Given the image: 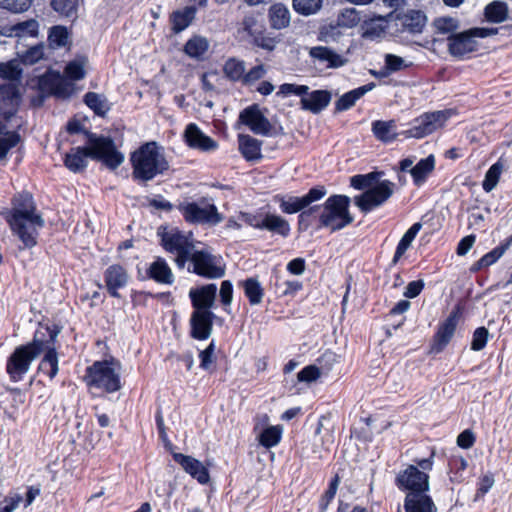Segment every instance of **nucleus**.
<instances>
[{
	"label": "nucleus",
	"mask_w": 512,
	"mask_h": 512,
	"mask_svg": "<svg viewBox=\"0 0 512 512\" xmlns=\"http://www.w3.org/2000/svg\"><path fill=\"white\" fill-rule=\"evenodd\" d=\"M212 331V322H191V336L194 339L205 340Z\"/></svg>",
	"instance_id": "e2e57ef3"
},
{
	"label": "nucleus",
	"mask_w": 512,
	"mask_h": 512,
	"mask_svg": "<svg viewBox=\"0 0 512 512\" xmlns=\"http://www.w3.org/2000/svg\"><path fill=\"white\" fill-rule=\"evenodd\" d=\"M41 353V344L37 342L21 345L8 357L6 372L12 382H19L29 371L31 363Z\"/></svg>",
	"instance_id": "0eeeda50"
},
{
	"label": "nucleus",
	"mask_w": 512,
	"mask_h": 512,
	"mask_svg": "<svg viewBox=\"0 0 512 512\" xmlns=\"http://www.w3.org/2000/svg\"><path fill=\"white\" fill-rule=\"evenodd\" d=\"M266 70L263 64L252 67L247 73L244 72L242 83L244 85H251L260 80L265 75Z\"/></svg>",
	"instance_id": "774afa93"
},
{
	"label": "nucleus",
	"mask_w": 512,
	"mask_h": 512,
	"mask_svg": "<svg viewBox=\"0 0 512 512\" xmlns=\"http://www.w3.org/2000/svg\"><path fill=\"white\" fill-rule=\"evenodd\" d=\"M496 27H473L456 34L447 36L449 54L457 59H464L469 54L479 50L480 44L476 38H486L498 34Z\"/></svg>",
	"instance_id": "39448f33"
},
{
	"label": "nucleus",
	"mask_w": 512,
	"mask_h": 512,
	"mask_svg": "<svg viewBox=\"0 0 512 512\" xmlns=\"http://www.w3.org/2000/svg\"><path fill=\"white\" fill-rule=\"evenodd\" d=\"M21 93L16 84L5 83L0 85V117L10 121L20 107Z\"/></svg>",
	"instance_id": "a211bd4d"
},
{
	"label": "nucleus",
	"mask_w": 512,
	"mask_h": 512,
	"mask_svg": "<svg viewBox=\"0 0 512 512\" xmlns=\"http://www.w3.org/2000/svg\"><path fill=\"white\" fill-rule=\"evenodd\" d=\"M83 102L95 115L102 118H104L111 109V104L106 97L96 92H87L83 96Z\"/></svg>",
	"instance_id": "79ce46f5"
},
{
	"label": "nucleus",
	"mask_w": 512,
	"mask_h": 512,
	"mask_svg": "<svg viewBox=\"0 0 512 512\" xmlns=\"http://www.w3.org/2000/svg\"><path fill=\"white\" fill-rule=\"evenodd\" d=\"M384 175V171L375 170L350 178L351 187L364 190L363 193L354 197V203L362 213L367 214L381 207L393 196L396 184L387 179L380 180Z\"/></svg>",
	"instance_id": "f03ea898"
},
{
	"label": "nucleus",
	"mask_w": 512,
	"mask_h": 512,
	"mask_svg": "<svg viewBox=\"0 0 512 512\" xmlns=\"http://www.w3.org/2000/svg\"><path fill=\"white\" fill-rule=\"evenodd\" d=\"M456 330V322H444L438 327L430 346L431 354H439L451 341Z\"/></svg>",
	"instance_id": "473e14b6"
},
{
	"label": "nucleus",
	"mask_w": 512,
	"mask_h": 512,
	"mask_svg": "<svg viewBox=\"0 0 512 512\" xmlns=\"http://www.w3.org/2000/svg\"><path fill=\"white\" fill-rule=\"evenodd\" d=\"M217 287L215 284H206L196 289H191L189 296L194 311L190 320L212 321L220 320L212 311L211 307L216 297Z\"/></svg>",
	"instance_id": "6e6552de"
},
{
	"label": "nucleus",
	"mask_w": 512,
	"mask_h": 512,
	"mask_svg": "<svg viewBox=\"0 0 512 512\" xmlns=\"http://www.w3.org/2000/svg\"><path fill=\"white\" fill-rule=\"evenodd\" d=\"M215 343L211 341L210 344L199 353L200 368L209 371L215 362L214 357Z\"/></svg>",
	"instance_id": "0e129e2a"
},
{
	"label": "nucleus",
	"mask_w": 512,
	"mask_h": 512,
	"mask_svg": "<svg viewBox=\"0 0 512 512\" xmlns=\"http://www.w3.org/2000/svg\"><path fill=\"white\" fill-rule=\"evenodd\" d=\"M282 437V428L280 426H270L264 429L259 437L258 441L260 445L269 449L276 446Z\"/></svg>",
	"instance_id": "3c124183"
},
{
	"label": "nucleus",
	"mask_w": 512,
	"mask_h": 512,
	"mask_svg": "<svg viewBox=\"0 0 512 512\" xmlns=\"http://www.w3.org/2000/svg\"><path fill=\"white\" fill-rule=\"evenodd\" d=\"M326 194L327 189L324 185H315L303 196L276 194L273 197V200L279 204V208L282 213L291 215L296 213L299 214L310 204L323 199Z\"/></svg>",
	"instance_id": "9b49d317"
},
{
	"label": "nucleus",
	"mask_w": 512,
	"mask_h": 512,
	"mask_svg": "<svg viewBox=\"0 0 512 512\" xmlns=\"http://www.w3.org/2000/svg\"><path fill=\"white\" fill-rule=\"evenodd\" d=\"M197 9L195 6H186L182 10H175L169 15L171 31L178 34L185 30L194 20Z\"/></svg>",
	"instance_id": "72a5a7b5"
},
{
	"label": "nucleus",
	"mask_w": 512,
	"mask_h": 512,
	"mask_svg": "<svg viewBox=\"0 0 512 512\" xmlns=\"http://www.w3.org/2000/svg\"><path fill=\"white\" fill-rule=\"evenodd\" d=\"M435 164V157L433 154H430L426 158L420 159L416 165L409 170L414 186L421 187L427 181L429 175L435 169Z\"/></svg>",
	"instance_id": "7c9ffc66"
},
{
	"label": "nucleus",
	"mask_w": 512,
	"mask_h": 512,
	"mask_svg": "<svg viewBox=\"0 0 512 512\" xmlns=\"http://www.w3.org/2000/svg\"><path fill=\"white\" fill-rule=\"evenodd\" d=\"M245 63L235 57L228 58L223 65V73L232 82L242 81Z\"/></svg>",
	"instance_id": "37998d69"
},
{
	"label": "nucleus",
	"mask_w": 512,
	"mask_h": 512,
	"mask_svg": "<svg viewBox=\"0 0 512 512\" xmlns=\"http://www.w3.org/2000/svg\"><path fill=\"white\" fill-rule=\"evenodd\" d=\"M132 179L138 184L146 185L158 175L165 174L169 168L164 148L156 141L142 143L129 156Z\"/></svg>",
	"instance_id": "7ed1b4c3"
},
{
	"label": "nucleus",
	"mask_w": 512,
	"mask_h": 512,
	"mask_svg": "<svg viewBox=\"0 0 512 512\" xmlns=\"http://www.w3.org/2000/svg\"><path fill=\"white\" fill-rule=\"evenodd\" d=\"M243 30L253 39V44L262 49L272 51L276 41L270 37L263 27L257 28V19L253 14L246 15L242 20Z\"/></svg>",
	"instance_id": "4be33fe9"
},
{
	"label": "nucleus",
	"mask_w": 512,
	"mask_h": 512,
	"mask_svg": "<svg viewBox=\"0 0 512 512\" xmlns=\"http://www.w3.org/2000/svg\"><path fill=\"white\" fill-rule=\"evenodd\" d=\"M433 28L435 34L447 36L456 34V30L459 28V20L450 16L438 17L433 21Z\"/></svg>",
	"instance_id": "de8ad7c7"
},
{
	"label": "nucleus",
	"mask_w": 512,
	"mask_h": 512,
	"mask_svg": "<svg viewBox=\"0 0 512 512\" xmlns=\"http://www.w3.org/2000/svg\"><path fill=\"white\" fill-rule=\"evenodd\" d=\"M48 43L52 48L65 47L69 43V32L65 26L55 25L49 29Z\"/></svg>",
	"instance_id": "09e8293b"
},
{
	"label": "nucleus",
	"mask_w": 512,
	"mask_h": 512,
	"mask_svg": "<svg viewBox=\"0 0 512 512\" xmlns=\"http://www.w3.org/2000/svg\"><path fill=\"white\" fill-rule=\"evenodd\" d=\"M399 31L410 35L421 34L427 24V16L422 10L408 9L395 15Z\"/></svg>",
	"instance_id": "6ab92c4d"
},
{
	"label": "nucleus",
	"mask_w": 512,
	"mask_h": 512,
	"mask_svg": "<svg viewBox=\"0 0 512 512\" xmlns=\"http://www.w3.org/2000/svg\"><path fill=\"white\" fill-rule=\"evenodd\" d=\"M89 143L94 144V160L101 161L110 170L117 169L124 162V155L117 150L112 138L89 134Z\"/></svg>",
	"instance_id": "ddd939ff"
},
{
	"label": "nucleus",
	"mask_w": 512,
	"mask_h": 512,
	"mask_svg": "<svg viewBox=\"0 0 512 512\" xmlns=\"http://www.w3.org/2000/svg\"><path fill=\"white\" fill-rule=\"evenodd\" d=\"M309 87L307 85H298L294 83H284L280 85L278 94L283 96L288 95H296V96H304L308 94Z\"/></svg>",
	"instance_id": "69168bd1"
},
{
	"label": "nucleus",
	"mask_w": 512,
	"mask_h": 512,
	"mask_svg": "<svg viewBox=\"0 0 512 512\" xmlns=\"http://www.w3.org/2000/svg\"><path fill=\"white\" fill-rule=\"evenodd\" d=\"M331 97L328 90H314L301 98V108L318 114L329 105Z\"/></svg>",
	"instance_id": "bb28decb"
},
{
	"label": "nucleus",
	"mask_w": 512,
	"mask_h": 512,
	"mask_svg": "<svg viewBox=\"0 0 512 512\" xmlns=\"http://www.w3.org/2000/svg\"><path fill=\"white\" fill-rule=\"evenodd\" d=\"M173 458L181 465L186 473L196 479L200 484L205 485L210 481L208 469L199 460L181 453H175Z\"/></svg>",
	"instance_id": "b1692460"
},
{
	"label": "nucleus",
	"mask_w": 512,
	"mask_h": 512,
	"mask_svg": "<svg viewBox=\"0 0 512 512\" xmlns=\"http://www.w3.org/2000/svg\"><path fill=\"white\" fill-rule=\"evenodd\" d=\"M94 144L86 141L85 146L72 147L63 157L64 166L71 172L83 173L88 166V158L94 159Z\"/></svg>",
	"instance_id": "aec40b11"
},
{
	"label": "nucleus",
	"mask_w": 512,
	"mask_h": 512,
	"mask_svg": "<svg viewBox=\"0 0 512 512\" xmlns=\"http://www.w3.org/2000/svg\"><path fill=\"white\" fill-rule=\"evenodd\" d=\"M39 371L53 379L58 373V355L54 348H49L39 364Z\"/></svg>",
	"instance_id": "a18cd8bd"
},
{
	"label": "nucleus",
	"mask_w": 512,
	"mask_h": 512,
	"mask_svg": "<svg viewBox=\"0 0 512 512\" xmlns=\"http://www.w3.org/2000/svg\"><path fill=\"white\" fill-rule=\"evenodd\" d=\"M32 2L33 0H0V8L13 13H21L27 11Z\"/></svg>",
	"instance_id": "052dcab7"
},
{
	"label": "nucleus",
	"mask_w": 512,
	"mask_h": 512,
	"mask_svg": "<svg viewBox=\"0 0 512 512\" xmlns=\"http://www.w3.org/2000/svg\"><path fill=\"white\" fill-rule=\"evenodd\" d=\"M182 217L190 224H212L216 225L223 220L215 204L208 203L200 207L196 202H183L177 206Z\"/></svg>",
	"instance_id": "4468645a"
},
{
	"label": "nucleus",
	"mask_w": 512,
	"mask_h": 512,
	"mask_svg": "<svg viewBox=\"0 0 512 512\" xmlns=\"http://www.w3.org/2000/svg\"><path fill=\"white\" fill-rule=\"evenodd\" d=\"M374 83H368L356 89L348 91L340 96L335 102L336 111H346L353 107L358 99L374 88Z\"/></svg>",
	"instance_id": "e433bc0d"
},
{
	"label": "nucleus",
	"mask_w": 512,
	"mask_h": 512,
	"mask_svg": "<svg viewBox=\"0 0 512 512\" xmlns=\"http://www.w3.org/2000/svg\"><path fill=\"white\" fill-rule=\"evenodd\" d=\"M263 230H267L272 234L287 238L291 234V227L284 217L274 213H266L262 218Z\"/></svg>",
	"instance_id": "2f4dec72"
},
{
	"label": "nucleus",
	"mask_w": 512,
	"mask_h": 512,
	"mask_svg": "<svg viewBox=\"0 0 512 512\" xmlns=\"http://www.w3.org/2000/svg\"><path fill=\"white\" fill-rule=\"evenodd\" d=\"M64 73L66 75V78L71 81H79L85 77V69L83 63L79 61H70L65 69Z\"/></svg>",
	"instance_id": "bf43d9fd"
},
{
	"label": "nucleus",
	"mask_w": 512,
	"mask_h": 512,
	"mask_svg": "<svg viewBox=\"0 0 512 512\" xmlns=\"http://www.w3.org/2000/svg\"><path fill=\"white\" fill-rule=\"evenodd\" d=\"M320 376L321 372L317 366L308 365L298 372L297 379L300 382L310 383L316 381Z\"/></svg>",
	"instance_id": "338daca9"
},
{
	"label": "nucleus",
	"mask_w": 512,
	"mask_h": 512,
	"mask_svg": "<svg viewBox=\"0 0 512 512\" xmlns=\"http://www.w3.org/2000/svg\"><path fill=\"white\" fill-rule=\"evenodd\" d=\"M161 237V246L169 253L176 254L175 264L179 269L185 267L189 260V254L193 249V244L182 231L175 228L170 231L158 232Z\"/></svg>",
	"instance_id": "f8f14e48"
},
{
	"label": "nucleus",
	"mask_w": 512,
	"mask_h": 512,
	"mask_svg": "<svg viewBox=\"0 0 512 512\" xmlns=\"http://www.w3.org/2000/svg\"><path fill=\"white\" fill-rule=\"evenodd\" d=\"M240 285L244 289V294L251 305L259 304L264 296V290L256 278H247Z\"/></svg>",
	"instance_id": "c03bdc74"
},
{
	"label": "nucleus",
	"mask_w": 512,
	"mask_h": 512,
	"mask_svg": "<svg viewBox=\"0 0 512 512\" xmlns=\"http://www.w3.org/2000/svg\"><path fill=\"white\" fill-rule=\"evenodd\" d=\"M22 68L16 60L0 63V77L10 81H17L22 76Z\"/></svg>",
	"instance_id": "5fc2aeb1"
},
{
	"label": "nucleus",
	"mask_w": 512,
	"mask_h": 512,
	"mask_svg": "<svg viewBox=\"0 0 512 512\" xmlns=\"http://www.w3.org/2000/svg\"><path fill=\"white\" fill-rule=\"evenodd\" d=\"M192 264L190 272L206 278L219 279L225 275V265L222 264V257L211 254L206 250H195L189 254Z\"/></svg>",
	"instance_id": "1a4fd4ad"
},
{
	"label": "nucleus",
	"mask_w": 512,
	"mask_h": 512,
	"mask_svg": "<svg viewBox=\"0 0 512 512\" xmlns=\"http://www.w3.org/2000/svg\"><path fill=\"white\" fill-rule=\"evenodd\" d=\"M7 122L0 119V161L5 159L8 152L22 142L18 131H7Z\"/></svg>",
	"instance_id": "c9c22d12"
},
{
	"label": "nucleus",
	"mask_w": 512,
	"mask_h": 512,
	"mask_svg": "<svg viewBox=\"0 0 512 512\" xmlns=\"http://www.w3.org/2000/svg\"><path fill=\"white\" fill-rule=\"evenodd\" d=\"M79 0H51L52 9L59 15L66 18L77 17Z\"/></svg>",
	"instance_id": "8fccbe9b"
},
{
	"label": "nucleus",
	"mask_w": 512,
	"mask_h": 512,
	"mask_svg": "<svg viewBox=\"0 0 512 512\" xmlns=\"http://www.w3.org/2000/svg\"><path fill=\"white\" fill-rule=\"evenodd\" d=\"M502 172V165L494 163L486 172L482 182V188L485 192H491L498 184Z\"/></svg>",
	"instance_id": "864d4df0"
},
{
	"label": "nucleus",
	"mask_w": 512,
	"mask_h": 512,
	"mask_svg": "<svg viewBox=\"0 0 512 512\" xmlns=\"http://www.w3.org/2000/svg\"><path fill=\"white\" fill-rule=\"evenodd\" d=\"M310 57L326 63L327 68H339L347 63V59L326 46H315L309 51Z\"/></svg>",
	"instance_id": "c85d7f7f"
},
{
	"label": "nucleus",
	"mask_w": 512,
	"mask_h": 512,
	"mask_svg": "<svg viewBox=\"0 0 512 512\" xmlns=\"http://www.w3.org/2000/svg\"><path fill=\"white\" fill-rule=\"evenodd\" d=\"M238 145L239 151L246 161L256 162L262 159V141L248 134H239Z\"/></svg>",
	"instance_id": "cd10ccee"
},
{
	"label": "nucleus",
	"mask_w": 512,
	"mask_h": 512,
	"mask_svg": "<svg viewBox=\"0 0 512 512\" xmlns=\"http://www.w3.org/2000/svg\"><path fill=\"white\" fill-rule=\"evenodd\" d=\"M146 271L148 277L157 283L171 285L174 282L172 270L162 257H157Z\"/></svg>",
	"instance_id": "c756f323"
},
{
	"label": "nucleus",
	"mask_w": 512,
	"mask_h": 512,
	"mask_svg": "<svg viewBox=\"0 0 512 512\" xmlns=\"http://www.w3.org/2000/svg\"><path fill=\"white\" fill-rule=\"evenodd\" d=\"M118 364L113 360L95 361L85 371L84 381L88 387L113 393L121 388Z\"/></svg>",
	"instance_id": "423d86ee"
},
{
	"label": "nucleus",
	"mask_w": 512,
	"mask_h": 512,
	"mask_svg": "<svg viewBox=\"0 0 512 512\" xmlns=\"http://www.w3.org/2000/svg\"><path fill=\"white\" fill-rule=\"evenodd\" d=\"M489 337V332L485 327H478L472 335L471 350L481 351L485 348Z\"/></svg>",
	"instance_id": "680f3d73"
},
{
	"label": "nucleus",
	"mask_w": 512,
	"mask_h": 512,
	"mask_svg": "<svg viewBox=\"0 0 512 512\" xmlns=\"http://www.w3.org/2000/svg\"><path fill=\"white\" fill-rule=\"evenodd\" d=\"M239 121L254 134L263 136H274L276 134L273 125L260 111L257 104H252L243 109L239 114Z\"/></svg>",
	"instance_id": "f3484780"
},
{
	"label": "nucleus",
	"mask_w": 512,
	"mask_h": 512,
	"mask_svg": "<svg viewBox=\"0 0 512 512\" xmlns=\"http://www.w3.org/2000/svg\"><path fill=\"white\" fill-rule=\"evenodd\" d=\"M450 117L448 110L424 112L413 119L411 126L404 133L407 138L422 139L445 126Z\"/></svg>",
	"instance_id": "9d476101"
},
{
	"label": "nucleus",
	"mask_w": 512,
	"mask_h": 512,
	"mask_svg": "<svg viewBox=\"0 0 512 512\" xmlns=\"http://www.w3.org/2000/svg\"><path fill=\"white\" fill-rule=\"evenodd\" d=\"M483 15L489 23H503L509 18V6L505 1L494 0L484 7Z\"/></svg>",
	"instance_id": "4c0bfd02"
},
{
	"label": "nucleus",
	"mask_w": 512,
	"mask_h": 512,
	"mask_svg": "<svg viewBox=\"0 0 512 512\" xmlns=\"http://www.w3.org/2000/svg\"><path fill=\"white\" fill-rule=\"evenodd\" d=\"M421 228L422 224L420 222H416L404 233V235L402 236V238L400 239L396 246L390 266H394L399 262L401 257L405 254V252L410 247L411 243L416 238Z\"/></svg>",
	"instance_id": "ea45409f"
},
{
	"label": "nucleus",
	"mask_w": 512,
	"mask_h": 512,
	"mask_svg": "<svg viewBox=\"0 0 512 512\" xmlns=\"http://www.w3.org/2000/svg\"><path fill=\"white\" fill-rule=\"evenodd\" d=\"M372 132L376 139L383 143H391L396 140V123L394 120H375L372 122Z\"/></svg>",
	"instance_id": "58836bf2"
},
{
	"label": "nucleus",
	"mask_w": 512,
	"mask_h": 512,
	"mask_svg": "<svg viewBox=\"0 0 512 512\" xmlns=\"http://www.w3.org/2000/svg\"><path fill=\"white\" fill-rule=\"evenodd\" d=\"M38 33L39 23L34 18L13 24H7L2 28V35L6 37H37Z\"/></svg>",
	"instance_id": "a878e982"
},
{
	"label": "nucleus",
	"mask_w": 512,
	"mask_h": 512,
	"mask_svg": "<svg viewBox=\"0 0 512 512\" xmlns=\"http://www.w3.org/2000/svg\"><path fill=\"white\" fill-rule=\"evenodd\" d=\"M268 20L272 29H285L290 25V11L283 3H274L268 9Z\"/></svg>",
	"instance_id": "f704fd0d"
},
{
	"label": "nucleus",
	"mask_w": 512,
	"mask_h": 512,
	"mask_svg": "<svg viewBox=\"0 0 512 512\" xmlns=\"http://www.w3.org/2000/svg\"><path fill=\"white\" fill-rule=\"evenodd\" d=\"M185 144L199 151H214L218 148V143L202 132V130L195 123H189L183 134Z\"/></svg>",
	"instance_id": "412c9836"
},
{
	"label": "nucleus",
	"mask_w": 512,
	"mask_h": 512,
	"mask_svg": "<svg viewBox=\"0 0 512 512\" xmlns=\"http://www.w3.org/2000/svg\"><path fill=\"white\" fill-rule=\"evenodd\" d=\"M361 12L355 8H346L338 16V25L353 28L361 22Z\"/></svg>",
	"instance_id": "6e6d98bb"
},
{
	"label": "nucleus",
	"mask_w": 512,
	"mask_h": 512,
	"mask_svg": "<svg viewBox=\"0 0 512 512\" xmlns=\"http://www.w3.org/2000/svg\"><path fill=\"white\" fill-rule=\"evenodd\" d=\"M512 244V235L506 238L498 246L493 248L488 253L484 254L477 262L473 264L474 270H480L482 268L493 265L497 260L505 253V251Z\"/></svg>",
	"instance_id": "a19ab883"
},
{
	"label": "nucleus",
	"mask_w": 512,
	"mask_h": 512,
	"mask_svg": "<svg viewBox=\"0 0 512 512\" xmlns=\"http://www.w3.org/2000/svg\"><path fill=\"white\" fill-rule=\"evenodd\" d=\"M103 276L108 294L119 298V289L124 288L129 280L127 270L120 264H112L106 268Z\"/></svg>",
	"instance_id": "5701e85b"
},
{
	"label": "nucleus",
	"mask_w": 512,
	"mask_h": 512,
	"mask_svg": "<svg viewBox=\"0 0 512 512\" xmlns=\"http://www.w3.org/2000/svg\"><path fill=\"white\" fill-rule=\"evenodd\" d=\"M395 484L401 491L407 493L429 492V475L419 470L417 466L409 465L396 476Z\"/></svg>",
	"instance_id": "dca6fc26"
},
{
	"label": "nucleus",
	"mask_w": 512,
	"mask_h": 512,
	"mask_svg": "<svg viewBox=\"0 0 512 512\" xmlns=\"http://www.w3.org/2000/svg\"><path fill=\"white\" fill-rule=\"evenodd\" d=\"M45 46L43 43H39L27 49L22 55H20V61L24 65H34L44 57Z\"/></svg>",
	"instance_id": "4d7b16f0"
},
{
	"label": "nucleus",
	"mask_w": 512,
	"mask_h": 512,
	"mask_svg": "<svg viewBox=\"0 0 512 512\" xmlns=\"http://www.w3.org/2000/svg\"><path fill=\"white\" fill-rule=\"evenodd\" d=\"M208 48V41L201 36H193L184 45L185 53L192 58L202 57Z\"/></svg>",
	"instance_id": "49530a36"
},
{
	"label": "nucleus",
	"mask_w": 512,
	"mask_h": 512,
	"mask_svg": "<svg viewBox=\"0 0 512 512\" xmlns=\"http://www.w3.org/2000/svg\"><path fill=\"white\" fill-rule=\"evenodd\" d=\"M340 476L335 474L334 477L330 480L328 488L322 494L319 500V511L326 512L328 510L329 505L334 500L339 484H340Z\"/></svg>",
	"instance_id": "603ef678"
},
{
	"label": "nucleus",
	"mask_w": 512,
	"mask_h": 512,
	"mask_svg": "<svg viewBox=\"0 0 512 512\" xmlns=\"http://www.w3.org/2000/svg\"><path fill=\"white\" fill-rule=\"evenodd\" d=\"M37 89L46 95L66 99L73 94L74 84L59 72L48 70L37 78Z\"/></svg>",
	"instance_id": "2eb2a0df"
},
{
	"label": "nucleus",
	"mask_w": 512,
	"mask_h": 512,
	"mask_svg": "<svg viewBox=\"0 0 512 512\" xmlns=\"http://www.w3.org/2000/svg\"><path fill=\"white\" fill-rule=\"evenodd\" d=\"M322 6V0H293L294 10L304 16L316 13Z\"/></svg>",
	"instance_id": "13d9d810"
},
{
	"label": "nucleus",
	"mask_w": 512,
	"mask_h": 512,
	"mask_svg": "<svg viewBox=\"0 0 512 512\" xmlns=\"http://www.w3.org/2000/svg\"><path fill=\"white\" fill-rule=\"evenodd\" d=\"M404 510L405 512H437V507L428 492L406 493Z\"/></svg>",
	"instance_id": "393cba45"
},
{
	"label": "nucleus",
	"mask_w": 512,
	"mask_h": 512,
	"mask_svg": "<svg viewBox=\"0 0 512 512\" xmlns=\"http://www.w3.org/2000/svg\"><path fill=\"white\" fill-rule=\"evenodd\" d=\"M12 234L22 243V249H31L37 245L38 232L35 228L43 227L44 220L37 212V206L31 192L23 190L11 198V208L1 212Z\"/></svg>",
	"instance_id": "f257e3e1"
},
{
	"label": "nucleus",
	"mask_w": 512,
	"mask_h": 512,
	"mask_svg": "<svg viewBox=\"0 0 512 512\" xmlns=\"http://www.w3.org/2000/svg\"><path fill=\"white\" fill-rule=\"evenodd\" d=\"M351 199L344 194H332L322 204L316 229L328 228L331 232H336L351 225L354 221L350 213Z\"/></svg>",
	"instance_id": "20e7f679"
}]
</instances>
